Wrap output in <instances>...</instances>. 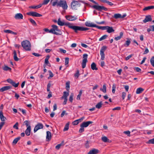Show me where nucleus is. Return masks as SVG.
<instances>
[{
  "label": "nucleus",
  "instance_id": "11",
  "mask_svg": "<svg viewBox=\"0 0 154 154\" xmlns=\"http://www.w3.org/2000/svg\"><path fill=\"white\" fill-rule=\"evenodd\" d=\"M58 24L60 26H63L65 25L68 26L69 27V26L70 25V23H64L61 21L60 20V18H59L57 20Z\"/></svg>",
  "mask_w": 154,
  "mask_h": 154
},
{
  "label": "nucleus",
  "instance_id": "12",
  "mask_svg": "<svg viewBox=\"0 0 154 154\" xmlns=\"http://www.w3.org/2000/svg\"><path fill=\"white\" fill-rule=\"evenodd\" d=\"M43 128V125L42 123H38L35 127L34 129V132H35L38 130L42 129Z\"/></svg>",
  "mask_w": 154,
  "mask_h": 154
},
{
  "label": "nucleus",
  "instance_id": "64",
  "mask_svg": "<svg viewBox=\"0 0 154 154\" xmlns=\"http://www.w3.org/2000/svg\"><path fill=\"white\" fill-rule=\"evenodd\" d=\"M135 69L137 72H140L141 71V69L139 67H136Z\"/></svg>",
  "mask_w": 154,
  "mask_h": 154
},
{
  "label": "nucleus",
  "instance_id": "9",
  "mask_svg": "<svg viewBox=\"0 0 154 154\" xmlns=\"http://www.w3.org/2000/svg\"><path fill=\"white\" fill-rule=\"evenodd\" d=\"M23 125H26L27 127V129L25 131V133L26 135L29 136V122L28 121H25L23 123Z\"/></svg>",
  "mask_w": 154,
  "mask_h": 154
},
{
  "label": "nucleus",
  "instance_id": "24",
  "mask_svg": "<svg viewBox=\"0 0 154 154\" xmlns=\"http://www.w3.org/2000/svg\"><path fill=\"white\" fill-rule=\"evenodd\" d=\"M51 2L52 3L53 6H55L56 5L57 7H58V0H51Z\"/></svg>",
  "mask_w": 154,
  "mask_h": 154
},
{
  "label": "nucleus",
  "instance_id": "55",
  "mask_svg": "<svg viewBox=\"0 0 154 154\" xmlns=\"http://www.w3.org/2000/svg\"><path fill=\"white\" fill-rule=\"evenodd\" d=\"M79 124V122L77 120H75L72 122V125H76Z\"/></svg>",
  "mask_w": 154,
  "mask_h": 154
},
{
  "label": "nucleus",
  "instance_id": "17",
  "mask_svg": "<svg viewBox=\"0 0 154 154\" xmlns=\"http://www.w3.org/2000/svg\"><path fill=\"white\" fill-rule=\"evenodd\" d=\"M152 20L151 16L150 15H148L146 16L144 20H143V22L146 23L147 22L151 21Z\"/></svg>",
  "mask_w": 154,
  "mask_h": 154
},
{
  "label": "nucleus",
  "instance_id": "63",
  "mask_svg": "<svg viewBox=\"0 0 154 154\" xmlns=\"http://www.w3.org/2000/svg\"><path fill=\"white\" fill-rule=\"evenodd\" d=\"M7 81L8 82L10 83L11 84V83L13 81V80H12V79H8L7 80Z\"/></svg>",
  "mask_w": 154,
  "mask_h": 154
},
{
  "label": "nucleus",
  "instance_id": "15",
  "mask_svg": "<svg viewBox=\"0 0 154 154\" xmlns=\"http://www.w3.org/2000/svg\"><path fill=\"white\" fill-rule=\"evenodd\" d=\"M93 122L92 121H87L83 122L81 125H82V127L85 128L87 127L90 124H91Z\"/></svg>",
  "mask_w": 154,
  "mask_h": 154
},
{
  "label": "nucleus",
  "instance_id": "48",
  "mask_svg": "<svg viewBox=\"0 0 154 154\" xmlns=\"http://www.w3.org/2000/svg\"><path fill=\"white\" fill-rule=\"evenodd\" d=\"M81 128H80L79 132L80 133H82L84 131V127L82 126V125H80Z\"/></svg>",
  "mask_w": 154,
  "mask_h": 154
},
{
  "label": "nucleus",
  "instance_id": "41",
  "mask_svg": "<svg viewBox=\"0 0 154 154\" xmlns=\"http://www.w3.org/2000/svg\"><path fill=\"white\" fill-rule=\"evenodd\" d=\"M108 36L106 35H104L99 39V41H101L102 40H104L106 39Z\"/></svg>",
  "mask_w": 154,
  "mask_h": 154
},
{
  "label": "nucleus",
  "instance_id": "10",
  "mask_svg": "<svg viewBox=\"0 0 154 154\" xmlns=\"http://www.w3.org/2000/svg\"><path fill=\"white\" fill-rule=\"evenodd\" d=\"M65 18L67 20L70 21L75 20L78 19L77 16L76 15H66L65 16Z\"/></svg>",
  "mask_w": 154,
  "mask_h": 154
},
{
  "label": "nucleus",
  "instance_id": "27",
  "mask_svg": "<svg viewBox=\"0 0 154 154\" xmlns=\"http://www.w3.org/2000/svg\"><path fill=\"white\" fill-rule=\"evenodd\" d=\"M123 32H121L120 33L119 36L115 37L114 38V39L116 41L120 40L121 38L123 36Z\"/></svg>",
  "mask_w": 154,
  "mask_h": 154
},
{
  "label": "nucleus",
  "instance_id": "32",
  "mask_svg": "<svg viewBox=\"0 0 154 154\" xmlns=\"http://www.w3.org/2000/svg\"><path fill=\"white\" fill-rule=\"evenodd\" d=\"M95 27H96L99 29L105 30L106 29V26H99L96 25Z\"/></svg>",
  "mask_w": 154,
  "mask_h": 154
},
{
  "label": "nucleus",
  "instance_id": "61",
  "mask_svg": "<svg viewBox=\"0 0 154 154\" xmlns=\"http://www.w3.org/2000/svg\"><path fill=\"white\" fill-rule=\"evenodd\" d=\"M85 118V117L84 116L82 117L81 118L79 119H77V120L79 122V123L81 122L83 119Z\"/></svg>",
  "mask_w": 154,
  "mask_h": 154
},
{
  "label": "nucleus",
  "instance_id": "33",
  "mask_svg": "<svg viewBox=\"0 0 154 154\" xmlns=\"http://www.w3.org/2000/svg\"><path fill=\"white\" fill-rule=\"evenodd\" d=\"M102 140L105 142H109V140L105 136L102 137Z\"/></svg>",
  "mask_w": 154,
  "mask_h": 154
},
{
  "label": "nucleus",
  "instance_id": "2",
  "mask_svg": "<svg viewBox=\"0 0 154 154\" xmlns=\"http://www.w3.org/2000/svg\"><path fill=\"white\" fill-rule=\"evenodd\" d=\"M72 23H70L69 26V28L72 29L75 33H77L79 31H82V27L77 26H73Z\"/></svg>",
  "mask_w": 154,
  "mask_h": 154
},
{
  "label": "nucleus",
  "instance_id": "49",
  "mask_svg": "<svg viewBox=\"0 0 154 154\" xmlns=\"http://www.w3.org/2000/svg\"><path fill=\"white\" fill-rule=\"evenodd\" d=\"M147 143H148L154 144V138L153 139L149 140Z\"/></svg>",
  "mask_w": 154,
  "mask_h": 154
},
{
  "label": "nucleus",
  "instance_id": "44",
  "mask_svg": "<svg viewBox=\"0 0 154 154\" xmlns=\"http://www.w3.org/2000/svg\"><path fill=\"white\" fill-rule=\"evenodd\" d=\"M11 85L15 88L17 87L19 85V82L16 83L14 81L13 82Z\"/></svg>",
  "mask_w": 154,
  "mask_h": 154
},
{
  "label": "nucleus",
  "instance_id": "26",
  "mask_svg": "<svg viewBox=\"0 0 154 154\" xmlns=\"http://www.w3.org/2000/svg\"><path fill=\"white\" fill-rule=\"evenodd\" d=\"M91 69L93 70H97L98 68L96 67V65L94 62H93L91 65Z\"/></svg>",
  "mask_w": 154,
  "mask_h": 154
},
{
  "label": "nucleus",
  "instance_id": "3",
  "mask_svg": "<svg viewBox=\"0 0 154 154\" xmlns=\"http://www.w3.org/2000/svg\"><path fill=\"white\" fill-rule=\"evenodd\" d=\"M58 6L62 7L64 10H66L68 7L66 1L65 0H60L58 2Z\"/></svg>",
  "mask_w": 154,
  "mask_h": 154
},
{
  "label": "nucleus",
  "instance_id": "5",
  "mask_svg": "<svg viewBox=\"0 0 154 154\" xmlns=\"http://www.w3.org/2000/svg\"><path fill=\"white\" fill-rule=\"evenodd\" d=\"M91 7L99 11H101L103 10L107 11L108 10L107 8L103 6L98 5H94L92 6Z\"/></svg>",
  "mask_w": 154,
  "mask_h": 154
},
{
  "label": "nucleus",
  "instance_id": "13",
  "mask_svg": "<svg viewBox=\"0 0 154 154\" xmlns=\"http://www.w3.org/2000/svg\"><path fill=\"white\" fill-rule=\"evenodd\" d=\"M126 16V14H124L123 15H122L119 14H114L113 17L116 19H117L120 18H124Z\"/></svg>",
  "mask_w": 154,
  "mask_h": 154
},
{
  "label": "nucleus",
  "instance_id": "52",
  "mask_svg": "<svg viewBox=\"0 0 154 154\" xmlns=\"http://www.w3.org/2000/svg\"><path fill=\"white\" fill-rule=\"evenodd\" d=\"M69 61V58L66 57L65 58V65H66L68 64Z\"/></svg>",
  "mask_w": 154,
  "mask_h": 154
},
{
  "label": "nucleus",
  "instance_id": "60",
  "mask_svg": "<svg viewBox=\"0 0 154 154\" xmlns=\"http://www.w3.org/2000/svg\"><path fill=\"white\" fill-rule=\"evenodd\" d=\"M124 133L126 134H127L128 136H130V132L129 131H125L124 132Z\"/></svg>",
  "mask_w": 154,
  "mask_h": 154
},
{
  "label": "nucleus",
  "instance_id": "57",
  "mask_svg": "<svg viewBox=\"0 0 154 154\" xmlns=\"http://www.w3.org/2000/svg\"><path fill=\"white\" fill-rule=\"evenodd\" d=\"M66 111H63L62 113H61V117H62L64 116V115L65 114L66 115H67V113H66Z\"/></svg>",
  "mask_w": 154,
  "mask_h": 154
},
{
  "label": "nucleus",
  "instance_id": "20",
  "mask_svg": "<svg viewBox=\"0 0 154 154\" xmlns=\"http://www.w3.org/2000/svg\"><path fill=\"white\" fill-rule=\"evenodd\" d=\"M46 140L47 141H49L51 139V132L49 131H47L46 132Z\"/></svg>",
  "mask_w": 154,
  "mask_h": 154
},
{
  "label": "nucleus",
  "instance_id": "35",
  "mask_svg": "<svg viewBox=\"0 0 154 154\" xmlns=\"http://www.w3.org/2000/svg\"><path fill=\"white\" fill-rule=\"evenodd\" d=\"M100 90L102 91L104 93H106V86L105 84L103 85V88H101Z\"/></svg>",
  "mask_w": 154,
  "mask_h": 154
},
{
  "label": "nucleus",
  "instance_id": "25",
  "mask_svg": "<svg viewBox=\"0 0 154 154\" xmlns=\"http://www.w3.org/2000/svg\"><path fill=\"white\" fill-rule=\"evenodd\" d=\"M13 54H14V60L15 61H18L19 60V59L17 57V52L15 50H14L13 52Z\"/></svg>",
  "mask_w": 154,
  "mask_h": 154
},
{
  "label": "nucleus",
  "instance_id": "58",
  "mask_svg": "<svg viewBox=\"0 0 154 154\" xmlns=\"http://www.w3.org/2000/svg\"><path fill=\"white\" fill-rule=\"evenodd\" d=\"M126 93L124 92L122 93V98L123 100L124 99L125 96H126Z\"/></svg>",
  "mask_w": 154,
  "mask_h": 154
},
{
  "label": "nucleus",
  "instance_id": "21",
  "mask_svg": "<svg viewBox=\"0 0 154 154\" xmlns=\"http://www.w3.org/2000/svg\"><path fill=\"white\" fill-rule=\"evenodd\" d=\"M99 152V150L96 149H94L90 150L88 153V154H97Z\"/></svg>",
  "mask_w": 154,
  "mask_h": 154
},
{
  "label": "nucleus",
  "instance_id": "18",
  "mask_svg": "<svg viewBox=\"0 0 154 154\" xmlns=\"http://www.w3.org/2000/svg\"><path fill=\"white\" fill-rule=\"evenodd\" d=\"M14 18L17 20L22 19H23V15L21 13H17L15 14Z\"/></svg>",
  "mask_w": 154,
  "mask_h": 154
},
{
  "label": "nucleus",
  "instance_id": "8",
  "mask_svg": "<svg viewBox=\"0 0 154 154\" xmlns=\"http://www.w3.org/2000/svg\"><path fill=\"white\" fill-rule=\"evenodd\" d=\"M80 5L78 1H73L71 4V8L74 10L77 9V7L79 6Z\"/></svg>",
  "mask_w": 154,
  "mask_h": 154
},
{
  "label": "nucleus",
  "instance_id": "4",
  "mask_svg": "<svg viewBox=\"0 0 154 154\" xmlns=\"http://www.w3.org/2000/svg\"><path fill=\"white\" fill-rule=\"evenodd\" d=\"M22 46L26 51H29V41L25 40L23 41L21 43Z\"/></svg>",
  "mask_w": 154,
  "mask_h": 154
},
{
  "label": "nucleus",
  "instance_id": "34",
  "mask_svg": "<svg viewBox=\"0 0 154 154\" xmlns=\"http://www.w3.org/2000/svg\"><path fill=\"white\" fill-rule=\"evenodd\" d=\"M69 95V92H66V91H64L63 92V95L62 97V98H67V97Z\"/></svg>",
  "mask_w": 154,
  "mask_h": 154
},
{
  "label": "nucleus",
  "instance_id": "36",
  "mask_svg": "<svg viewBox=\"0 0 154 154\" xmlns=\"http://www.w3.org/2000/svg\"><path fill=\"white\" fill-rule=\"evenodd\" d=\"M102 102L100 101L96 105L95 107L99 109L102 107Z\"/></svg>",
  "mask_w": 154,
  "mask_h": 154
},
{
  "label": "nucleus",
  "instance_id": "7",
  "mask_svg": "<svg viewBox=\"0 0 154 154\" xmlns=\"http://www.w3.org/2000/svg\"><path fill=\"white\" fill-rule=\"evenodd\" d=\"M107 47L106 46H103L100 51V54L101 56V59L102 60H103L105 58V54L104 53V51L106 50L107 49Z\"/></svg>",
  "mask_w": 154,
  "mask_h": 154
},
{
  "label": "nucleus",
  "instance_id": "19",
  "mask_svg": "<svg viewBox=\"0 0 154 154\" xmlns=\"http://www.w3.org/2000/svg\"><path fill=\"white\" fill-rule=\"evenodd\" d=\"M85 24L86 26L91 27H95L96 25V24L88 22H86L85 23Z\"/></svg>",
  "mask_w": 154,
  "mask_h": 154
},
{
  "label": "nucleus",
  "instance_id": "22",
  "mask_svg": "<svg viewBox=\"0 0 154 154\" xmlns=\"http://www.w3.org/2000/svg\"><path fill=\"white\" fill-rule=\"evenodd\" d=\"M106 29L107 30V32L109 33L113 32L115 31L113 29L112 27L108 26H106Z\"/></svg>",
  "mask_w": 154,
  "mask_h": 154
},
{
  "label": "nucleus",
  "instance_id": "51",
  "mask_svg": "<svg viewBox=\"0 0 154 154\" xmlns=\"http://www.w3.org/2000/svg\"><path fill=\"white\" fill-rule=\"evenodd\" d=\"M62 143L57 145L55 146L56 149H59L60 148V147L62 146Z\"/></svg>",
  "mask_w": 154,
  "mask_h": 154
},
{
  "label": "nucleus",
  "instance_id": "16",
  "mask_svg": "<svg viewBox=\"0 0 154 154\" xmlns=\"http://www.w3.org/2000/svg\"><path fill=\"white\" fill-rule=\"evenodd\" d=\"M12 88L11 86H5L2 87L0 89V92H3L4 91L10 89Z\"/></svg>",
  "mask_w": 154,
  "mask_h": 154
},
{
  "label": "nucleus",
  "instance_id": "42",
  "mask_svg": "<svg viewBox=\"0 0 154 154\" xmlns=\"http://www.w3.org/2000/svg\"><path fill=\"white\" fill-rule=\"evenodd\" d=\"M29 21L33 26H36L37 25L35 21L32 19H29Z\"/></svg>",
  "mask_w": 154,
  "mask_h": 154
},
{
  "label": "nucleus",
  "instance_id": "59",
  "mask_svg": "<svg viewBox=\"0 0 154 154\" xmlns=\"http://www.w3.org/2000/svg\"><path fill=\"white\" fill-rule=\"evenodd\" d=\"M32 54L36 57H39L41 56V55L39 54L35 53H32Z\"/></svg>",
  "mask_w": 154,
  "mask_h": 154
},
{
  "label": "nucleus",
  "instance_id": "50",
  "mask_svg": "<svg viewBox=\"0 0 154 154\" xmlns=\"http://www.w3.org/2000/svg\"><path fill=\"white\" fill-rule=\"evenodd\" d=\"M49 58V56L48 55L47 56H46V58H45V63L46 64H47L49 62H48V59Z\"/></svg>",
  "mask_w": 154,
  "mask_h": 154
},
{
  "label": "nucleus",
  "instance_id": "6",
  "mask_svg": "<svg viewBox=\"0 0 154 154\" xmlns=\"http://www.w3.org/2000/svg\"><path fill=\"white\" fill-rule=\"evenodd\" d=\"M88 55L87 54H84L83 55V59L82 63V67L83 68H84L86 65V63L87 62V58Z\"/></svg>",
  "mask_w": 154,
  "mask_h": 154
},
{
  "label": "nucleus",
  "instance_id": "37",
  "mask_svg": "<svg viewBox=\"0 0 154 154\" xmlns=\"http://www.w3.org/2000/svg\"><path fill=\"white\" fill-rule=\"evenodd\" d=\"M82 90H80L79 91V94L77 96V97H76V99L77 100H80V97L82 95Z\"/></svg>",
  "mask_w": 154,
  "mask_h": 154
},
{
  "label": "nucleus",
  "instance_id": "29",
  "mask_svg": "<svg viewBox=\"0 0 154 154\" xmlns=\"http://www.w3.org/2000/svg\"><path fill=\"white\" fill-rule=\"evenodd\" d=\"M153 9H154V6H150L144 8L143 9V10L145 11Z\"/></svg>",
  "mask_w": 154,
  "mask_h": 154
},
{
  "label": "nucleus",
  "instance_id": "39",
  "mask_svg": "<svg viewBox=\"0 0 154 154\" xmlns=\"http://www.w3.org/2000/svg\"><path fill=\"white\" fill-rule=\"evenodd\" d=\"M131 43V41L128 39L126 41L125 43L124 44V46L125 47H127L130 45Z\"/></svg>",
  "mask_w": 154,
  "mask_h": 154
},
{
  "label": "nucleus",
  "instance_id": "38",
  "mask_svg": "<svg viewBox=\"0 0 154 154\" xmlns=\"http://www.w3.org/2000/svg\"><path fill=\"white\" fill-rule=\"evenodd\" d=\"M69 122H68L66 124L63 129L64 131H67L68 130L69 128Z\"/></svg>",
  "mask_w": 154,
  "mask_h": 154
},
{
  "label": "nucleus",
  "instance_id": "45",
  "mask_svg": "<svg viewBox=\"0 0 154 154\" xmlns=\"http://www.w3.org/2000/svg\"><path fill=\"white\" fill-rule=\"evenodd\" d=\"M3 69L5 71L9 70L11 71V68L7 66H5Z\"/></svg>",
  "mask_w": 154,
  "mask_h": 154
},
{
  "label": "nucleus",
  "instance_id": "14",
  "mask_svg": "<svg viewBox=\"0 0 154 154\" xmlns=\"http://www.w3.org/2000/svg\"><path fill=\"white\" fill-rule=\"evenodd\" d=\"M29 15L35 17H41L42 16V15L34 11L29 12Z\"/></svg>",
  "mask_w": 154,
  "mask_h": 154
},
{
  "label": "nucleus",
  "instance_id": "47",
  "mask_svg": "<svg viewBox=\"0 0 154 154\" xmlns=\"http://www.w3.org/2000/svg\"><path fill=\"white\" fill-rule=\"evenodd\" d=\"M80 74H79V71L78 70H77L76 72L74 74V76L75 77H76L77 78H78Z\"/></svg>",
  "mask_w": 154,
  "mask_h": 154
},
{
  "label": "nucleus",
  "instance_id": "56",
  "mask_svg": "<svg viewBox=\"0 0 154 154\" xmlns=\"http://www.w3.org/2000/svg\"><path fill=\"white\" fill-rule=\"evenodd\" d=\"M89 142L87 141H86V143L85 144V146L86 148H88L89 147Z\"/></svg>",
  "mask_w": 154,
  "mask_h": 154
},
{
  "label": "nucleus",
  "instance_id": "23",
  "mask_svg": "<svg viewBox=\"0 0 154 154\" xmlns=\"http://www.w3.org/2000/svg\"><path fill=\"white\" fill-rule=\"evenodd\" d=\"M0 118L1 121L3 122L6 120V118L4 116L3 112L2 110L0 111Z\"/></svg>",
  "mask_w": 154,
  "mask_h": 154
},
{
  "label": "nucleus",
  "instance_id": "46",
  "mask_svg": "<svg viewBox=\"0 0 154 154\" xmlns=\"http://www.w3.org/2000/svg\"><path fill=\"white\" fill-rule=\"evenodd\" d=\"M73 94L71 93L69 98V100L71 103L72 102L73 100Z\"/></svg>",
  "mask_w": 154,
  "mask_h": 154
},
{
  "label": "nucleus",
  "instance_id": "31",
  "mask_svg": "<svg viewBox=\"0 0 154 154\" xmlns=\"http://www.w3.org/2000/svg\"><path fill=\"white\" fill-rule=\"evenodd\" d=\"M4 32L5 33H11L14 35H17V33L13 32L12 31L10 30H4Z\"/></svg>",
  "mask_w": 154,
  "mask_h": 154
},
{
  "label": "nucleus",
  "instance_id": "62",
  "mask_svg": "<svg viewBox=\"0 0 154 154\" xmlns=\"http://www.w3.org/2000/svg\"><path fill=\"white\" fill-rule=\"evenodd\" d=\"M149 50L147 48H146L145 49V51H144L143 54H147L148 53H149Z\"/></svg>",
  "mask_w": 154,
  "mask_h": 154
},
{
  "label": "nucleus",
  "instance_id": "43",
  "mask_svg": "<svg viewBox=\"0 0 154 154\" xmlns=\"http://www.w3.org/2000/svg\"><path fill=\"white\" fill-rule=\"evenodd\" d=\"M150 61L152 65L154 67V56H152L151 58Z\"/></svg>",
  "mask_w": 154,
  "mask_h": 154
},
{
  "label": "nucleus",
  "instance_id": "54",
  "mask_svg": "<svg viewBox=\"0 0 154 154\" xmlns=\"http://www.w3.org/2000/svg\"><path fill=\"white\" fill-rule=\"evenodd\" d=\"M18 122H16V124L14 125L13 128L17 129H18Z\"/></svg>",
  "mask_w": 154,
  "mask_h": 154
},
{
  "label": "nucleus",
  "instance_id": "53",
  "mask_svg": "<svg viewBox=\"0 0 154 154\" xmlns=\"http://www.w3.org/2000/svg\"><path fill=\"white\" fill-rule=\"evenodd\" d=\"M50 1V0H44L43 3L42 4V5H47Z\"/></svg>",
  "mask_w": 154,
  "mask_h": 154
},
{
  "label": "nucleus",
  "instance_id": "30",
  "mask_svg": "<svg viewBox=\"0 0 154 154\" xmlns=\"http://www.w3.org/2000/svg\"><path fill=\"white\" fill-rule=\"evenodd\" d=\"M21 138V137H18L15 139H14V140L13 142V144H16L18 141L20 140V139Z\"/></svg>",
  "mask_w": 154,
  "mask_h": 154
},
{
  "label": "nucleus",
  "instance_id": "28",
  "mask_svg": "<svg viewBox=\"0 0 154 154\" xmlns=\"http://www.w3.org/2000/svg\"><path fill=\"white\" fill-rule=\"evenodd\" d=\"M144 90V89L141 88H137L136 91L137 94H140L142 93Z\"/></svg>",
  "mask_w": 154,
  "mask_h": 154
},
{
  "label": "nucleus",
  "instance_id": "1",
  "mask_svg": "<svg viewBox=\"0 0 154 154\" xmlns=\"http://www.w3.org/2000/svg\"><path fill=\"white\" fill-rule=\"evenodd\" d=\"M52 28L50 30V32L51 33L57 35H61L62 34L61 31L58 29V27L56 25H52Z\"/></svg>",
  "mask_w": 154,
  "mask_h": 154
},
{
  "label": "nucleus",
  "instance_id": "40",
  "mask_svg": "<svg viewBox=\"0 0 154 154\" xmlns=\"http://www.w3.org/2000/svg\"><path fill=\"white\" fill-rule=\"evenodd\" d=\"M69 82H67L66 83V89L68 91H69Z\"/></svg>",
  "mask_w": 154,
  "mask_h": 154
}]
</instances>
